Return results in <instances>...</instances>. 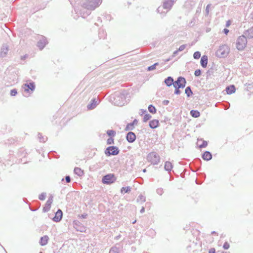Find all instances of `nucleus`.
<instances>
[{
    "label": "nucleus",
    "mask_w": 253,
    "mask_h": 253,
    "mask_svg": "<svg viewBox=\"0 0 253 253\" xmlns=\"http://www.w3.org/2000/svg\"><path fill=\"white\" fill-rule=\"evenodd\" d=\"M201 52L200 51H197L194 53L193 58L195 59H199L201 57Z\"/></svg>",
    "instance_id": "ea45409f"
},
{
    "label": "nucleus",
    "mask_w": 253,
    "mask_h": 253,
    "mask_svg": "<svg viewBox=\"0 0 253 253\" xmlns=\"http://www.w3.org/2000/svg\"><path fill=\"white\" fill-rule=\"evenodd\" d=\"M11 77H9V82L10 84H15L17 82V76L16 74L14 72H13L12 74L10 75Z\"/></svg>",
    "instance_id": "b1692460"
},
{
    "label": "nucleus",
    "mask_w": 253,
    "mask_h": 253,
    "mask_svg": "<svg viewBox=\"0 0 253 253\" xmlns=\"http://www.w3.org/2000/svg\"><path fill=\"white\" fill-rule=\"evenodd\" d=\"M160 125L159 121L157 119H154L149 122V126L152 129L158 127Z\"/></svg>",
    "instance_id": "f3484780"
},
{
    "label": "nucleus",
    "mask_w": 253,
    "mask_h": 253,
    "mask_svg": "<svg viewBox=\"0 0 253 253\" xmlns=\"http://www.w3.org/2000/svg\"><path fill=\"white\" fill-rule=\"evenodd\" d=\"M10 95L12 96H14L17 94V90L16 89L14 88L10 90Z\"/></svg>",
    "instance_id": "49530a36"
},
{
    "label": "nucleus",
    "mask_w": 253,
    "mask_h": 253,
    "mask_svg": "<svg viewBox=\"0 0 253 253\" xmlns=\"http://www.w3.org/2000/svg\"><path fill=\"white\" fill-rule=\"evenodd\" d=\"M47 43L48 42L45 37L42 36V39L37 42V46L40 50H42L44 48Z\"/></svg>",
    "instance_id": "f8f14e48"
},
{
    "label": "nucleus",
    "mask_w": 253,
    "mask_h": 253,
    "mask_svg": "<svg viewBox=\"0 0 253 253\" xmlns=\"http://www.w3.org/2000/svg\"><path fill=\"white\" fill-rule=\"evenodd\" d=\"M62 217L63 212L61 210L58 209L55 213V215L53 218H52V219L54 222H58L61 220Z\"/></svg>",
    "instance_id": "9b49d317"
},
{
    "label": "nucleus",
    "mask_w": 253,
    "mask_h": 253,
    "mask_svg": "<svg viewBox=\"0 0 253 253\" xmlns=\"http://www.w3.org/2000/svg\"><path fill=\"white\" fill-rule=\"evenodd\" d=\"M243 36H245L246 38H248L249 39H252L253 38V27H251L248 30L246 31L244 33V35Z\"/></svg>",
    "instance_id": "4be33fe9"
},
{
    "label": "nucleus",
    "mask_w": 253,
    "mask_h": 253,
    "mask_svg": "<svg viewBox=\"0 0 253 253\" xmlns=\"http://www.w3.org/2000/svg\"><path fill=\"white\" fill-rule=\"evenodd\" d=\"M140 112L141 113V115H142L143 114H145L147 111H146V110H144V109H141L140 110Z\"/></svg>",
    "instance_id": "69168bd1"
},
{
    "label": "nucleus",
    "mask_w": 253,
    "mask_h": 253,
    "mask_svg": "<svg viewBox=\"0 0 253 253\" xmlns=\"http://www.w3.org/2000/svg\"><path fill=\"white\" fill-rule=\"evenodd\" d=\"M213 64L212 65V66L209 69V70L207 71V73L209 75H211L213 73V70L214 69V68L213 67Z\"/></svg>",
    "instance_id": "3c124183"
},
{
    "label": "nucleus",
    "mask_w": 253,
    "mask_h": 253,
    "mask_svg": "<svg viewBox=\"0 0 253 253\" xmlns=\"http://www.w3.org/2000/svg\"><path fill=\"white\" fill-rule=\"evenodd\" d=\"M174 0H165L163 2V7L168 12L172 7L174 3Z\"/></svg>",
    "instance_id": "2eb2a0df"
},
{
    "label": "nucleus",
    "mask_w": 253,
    "mask_h": 253,
    "mask_svg": "<svg viewBox=\"0 0 253 253\" xmlns=\"http://www.w3.org/2000/svg\"><path fill=\"white\" fill-rule=\"evenodd\" d=\"M90 14V12H83L81 11L80 12V14H81V16L83 18H85L86 16L89 15Z\"/></svg>",
    "instance_id": "8fccbe9b"
},
{
    "label": "nucleus",
    "mask_w": 253,
    "mask_h": 253,
    "mask_svg": "<svg viewBox=\"0 0 253 253\" xmlns=\"http://www.w3.org/2000/svg\"><path fill=\"white\" fill-rule=\"evenodd\" d=\"M53 197L52 195H51L48 198L47 201H46L44 207H43L42 211L43 212H46L49 211V210L51 208V205L53 201Z\"/></svg>",
    "instance_id": "9d476101"
},
{
    "label": "nucleus",
    "mask_w": 253,
    "mask_h": 253,
    "mask_svg": "<svg viewBox=\"0 0 253 253\" xmlns=\"http://www.w3.org/2000/svg\"><path fill=\"white\" fill-rule=\"evenodd\" d=\"M164 9V7H163V5L159 6L157 8V12L159 13H161L163 15V16L167 12V11H163V9Z\"/></svg>",
    "instance_id": "4c0bfd02"
},
{
    "label": "nucleus",
    "mask_w": 253,
    "mask_h": 253,
    "mask_svg": "<svg viewBox=\"0 0 253 253\" xmlns=\"http://www.w3.org/2000/svg\"><path fill=\"white\" fill-rule=\"evenodd\" d=\"M164 168L166 171L170 172L173 168V165L170 162L167 161L165 162Z\"/></svg>",
    "instance_id": "393cba45"
},
{
    "label": "nucleus",
    "mask_w": 253,
    "mask_h": 253,
    "mask_svg": "<svg viewBox=\"0 0 253 253\" xmlns=\"http://www.w3.org/2000/svg\"><path fill=\"white\" fill-rule=\"evenodd\" d=\"M156 69V67H155V65L154 64L152 65L151 66H150L147 67V70L148 71H151Z\"/></svg>",
    "instance_id": "864d4df0"
},
{
    "label": "nucleus",
    "mask_w": 253,
    "mask_h": 253,
    "mask_svg": "<svg viewBox=\"0 0 253 253\" xmlns=\"http://www.w3.org/2000/svg\"><path fill=\"white\" fill-rule=\"evenodd\" d=\"M98 104L97 100L93 98L91 100L90 103L87 105V108L88 110H92L94 109Z\"/></svg>",
    "instance_id": "6ab92c4d"
},
{
    "label": "nucleus",
    "mask_w": 253,
    "mask_h": 253,
    "mask_svg": "<svg viewBox=\"0 0 253 253\" xmlns=\"http://www.w3.org/2000/svg\"><path fill=\"white\" fill-rule=\"evenodd\" d=\"M106 32L103 29H100L99 32V37L100 39H105L106 38Z\"/></svg>",
    "instance_id": "e433bc0d"
},
{
    "label": "nucleus",
    "mask_w": 253,
    "mask_h": 253,
    "mask_svg": "<svg viewBox=\"0 0 253 253\" xmlns=\"http://www.w3.org/2000/svg\"><path fill=\"white\" fill-rule=\"evenodd\" d=\"M137 201L138 202H141L142 203H144L146 201V198L145 196L142 195H140L138 197V198L137 199Z\"/></svg>",
    "instance_id": "a19ab883"
},
{
    "label": "nucleus",
    "mask_w": 253,
    "mask_h": 253,
    "mask_svg": "<svg viewBox=\"0 0 253 253\" xmlns=\"http://www.w3.org/2000/svg\"><path fill=\"white\" fill-rule=\"evenodd\" d=\"M169 103V101L168 100H165L163 101V104L164 105H168Z\"/></svg>",
    "instance_id": "052dcab7"
},
{
    "label": "nucleus",
    "mask_w": 253,
    "mask_h": 253,
    "mask_svg": "<svg viewBox=\"0 0 253 253\" xmlns=\"http://www.w3.org/2000/svg\"><path fill=\"white\" fill-rule=\"evenodd\" d=\"M164 83L167 86L169 87L173 85L174 80L172 77L169 76L165 79Z\"/></svg>",
    "instance_id": "5701e85b"
},
{
    "label": "nucleus",
    "mask_w": 253,
    "mask_h": 253,
    "mask_svg": "<svg viewBox=\"0 0 253 253\" xmlns=\"http://www.w3.org/2000/svg\"><path fill=\"white\" fill-rule=\"evenodd\" d=\"M178 52H179V51H178V50H176L174 51L173 52L172 55L171 56V57H172V58H173L174 57L176 56V55L177 54V53H178Z\"/></svg>",
    "instance_id": "bf43d9fd"
},
{
    "label": "nucleus",
    "mask_w": 253,
    "mask_h": 253,
    "mask_svg": "<svg viewBox=\"0 0 253 253\" xmlns=\"http://www.w3.org/2000/svg\"><path fill=\"white\" fill-rule=\"evenodd\" d=\"M137 123H138L137 120L134 119L132 122L128 123L126 125V126L125 128V130L126 131H128L129 130H133L134 128V126L137 125Z\"/></svg>",
    "instance_id": "dca6fc26"
},
{
    "label": "nucleus",
    "mask_w": 253,
    "mask_h": 253,
    "mask_svg": "<svg viewBox=\"0 0 253 253\" xmlns=\"http://www.w3.org/2000/svg\"><path fill=\"white\" fill-rule=\"evenodd\" d=\"M8 50V45L7 44H3L0 48V57L1 58L6 57Z\"/></svg>",
    "instance_id": "ddd939ff"
},
{
    "label": "nucleus",
    "mask_w": 253,
    "mask_h": 253,
    "mask_svg": "<svg viewBox=\"0 0 253 253\" xmlns=\"http://www.w3.org/2000/svg\"><path fill=\"white\" fill-rule=\"evenodd\" d=\"M174 88H175V90H174V94H176V95H179L181 93V91L179 89V88H181L180 87H174Z\"/></svg>",
    "instance_id": "de8ad7c7"
},
{
    "label": "nucleus",
    "mask_w": 253,
    "mask_h": 253,
    "mask_svg": "<svg viewBox=\"0 0 253 253\" xmlns=\"http://www.w3.org/2000/svg\"><path fill=\"white\" fill-rule=\"evenodd\" d=\"M106 133L110 137H114L116 134V132L114 130L109 129L106 131Z\"/></svg>",
    "instance_id": "2f4dec72"
},
{
    "label": "nucleus",
    "mask_w": 253,
    "mask_h": 253,
    "mask_svg": "<svg viewBox=\"0 0 253 253\" xmlns=\"http://www.w3.org/2000/svg\"><path fill=\"white\" fill-rule=\"evenodd\" d=\"M23 86H24V90L27 92H29L30 91L33 92L35 89L36 87L35 83L33 82H31L29 83L24 84Z\"/></svg>",
    "instance_id": "1a4fd4ad"
},
{
    "label": "nucleus",
    "mask_w": 253,
    "mask_h": 253,
    "mask_svg": "<svg viewBox=\"0 0 253 253\" xmlns=\"http://www.w3.org/2000/svg\"><path fill=\"white\" fill-rule=\"evenodd\" d=\"M38 138L41 142H45L47 140V137L46 136H43L40 132L38 133Z\"/></svg>",
    "instance_id": "72a5a7b5"
},
{
    "label": "nucleus",
    "mask_w": 253,
    "mask_h": 253,
    "mask_svg": "<svg viewBox=\"0 0 253 253\" xmlns=\"http://www.w3.org/2000/svg\"><path fill=\"white\" fill-rule=\"evenodd\" d=\"M114 144V137H109L107 140V144L111 145Z\"/></svg>",
    "instance_id": "c03bdc74"
},
{
    "label": "nucleus",
    "mask_w": 253,
    "mask_h": 253,
    "mask_svg": "<svg viewBox=\"0 0 253 253\" xmlns=\"http://www.w3.org/2000/svg\"><path fill=\"white\" fill-rule=\"evenodd\" d=\"M73 226L75 229L79 232H84L86 230L85 227L78 220H74L73 221Z\"/></svg>",
    "instance_id": "6e6552de"
},
{
    "label": "nucleus",
    "mask_w": 253,
    "mask_h": 253,
    "mask_svg": "<svg viewBox=\"0 0 253 253\" xmlns=\"http://www.w3.org/2000/svg\"><path fill=\"white\" fill-rule=\"evenodd\" d=\"M119 152L120 150L119 148L115 146H108L104 151V153L107 157L116 156L119 154Z\"/></svg>",
    "instance_id": "7ed1b4c3"
},
{
    "label": "nucleus",
    "mask_w": 253,
    "mask_h": 253,
    "mask_svg": "<svg viewBox=\"0 0 253 253\" xmlns=\"http://www.w3.org/2000/svg\"><path fill=\"white\" fill-rule=\"evenodd\" d=\"M87 214L85 213L79 215V217L81 218H86L87 217Z\"/></svg>",
    "instance_id": "6e6d98bb"
},
{
    "label": "nucleus",
    "mask_w": 253,
    "mask_h": 253,
    "mask_svg": "<svg viewBox=\"0 0 253 253\" xmlns=\"http://www.w3.org/2000/svg\"><path fill=\"white\" fill-rule=\"evenodd\" d=\"M190 115L194 118H198L200 116V113L198 110H192L190 112Z\"/></svg>",
    "instance_id": "cd10ccee"
},
{
    "label": "nucleus",
    "mask_w": 253,
    "mask_h": 253,
    "mask_svg": "<svg viewBox=\"0 0 253 253\" xmlns=\"http://www.w3.org/2000/svg\"><path fill=\"white\" fill-rule=\"evenodd\" d=\"M231 25V21L230 20H228L227 21L226 24V26L227 27H229Z\"/></svg>",
    "instance_id": "338daca9"
},
{
    "label": "nucleus",
    "mask_w": 253,
    "mask_h": 253,
    "mask_svg": "<svg viewBox=\"0 0 253 253\" xmlns=\"http://www.w3.org/2000/svg\"><path fill=\"white\" fill-rule=\"evenodd\" d=\"M247 40L245 36H240L236 41V47L239 50H243L246 47Z\"/></svg>",
    "instance_id": "20e7f679"
},
{
    "label": "nucleus",
    "mask_w": 253,
    "mask_h": 253,
    "mask_svg": "<svg viewBox=\"0 0 253 253\" xmlns=\"http://www.w3.org/2000/svg\"><path fill=\"white\" fill-rule=\"evenodd\" d=\"M223 248L225 249H228L229 248V244L227 242L225 243L223 245Z\"/></svg>",
    "instance_id": "13d9d810"
},
{
    "label": "nucleus",
    "mask_w": 253,
    "mask_h": 253,
    "mask_svg": "<svg viewBox=\"0 0 253 253\" xmlns=\"http://www.w3.org/2000/svg\"><path fill=\"white\" fill-rule=\"evenodd\" d=\"M185 93L188 97H190L193 94L190 86H187L185 89Z\"/></svg>",
    "instance_id": "c756f323"
},
{
    "label": "nucleus",
    "mask_w": 253,
    "mask_h": 253,
    "mask_svg": "<svg viewBox=\"0 0 253 253\" xmlns=\"http://www.w3.org/2000/svg\"><path fill=\"white\" fill-rule=\"evenodd\" d=\"M156 193L160 196H162L164 193V190L162 188H159L156 190Z\"/></svg>",
    "instance_id": "a18cd8bd"
},
{
    "label": "nucleus",
    "mask_w": 253,
    "mask_h": 253,
    "mask_svg": "<svg viewBox=\"0 0 253 253\" xmlns=\"http://www.w3.org/2000/svg\"><path fill=\"white\" fill-rule=\"evenodd\" d=\"M208 62V57L206 55H204L201 58L200 64L203 68H206Z\"/></svg>",
    "instance_id": "aec40b11"
},
{
    "label": "nucleus",
    "mask_w": 253,
    "mask_h": 253,
    "mask_svg": "<svg viewBox=\"0 0 253 253\" xmlns=\"http://www.w3.org/2000/svg\"><path fill=\"white\" fill-rule=\"evenodd\" d=\"M49 240V237L47 235H44L42 237H41L40 238V240L39 243L41 246H44L47 245L48 243V241Z\"/></svg>",
    "instance_id": "412c9836"
},
{
    "label": "nucleus",
    "mask_w": 253,
    "mask_h": 253,
    "mask_svg": "<svg viewBox=\"0 0 253 253\" xmlns=\"http://www.w3.org/2000/svg\"><path fill=\"white\" fill-rule=\"evenodd\" d=\"M148 160L154 165L160 162V156L156 152H151L147 156Z\"/></svg>",
    "instance_id": "423d86ee"
},
{
    "label": "nucleus",
    "mask_w": 253,
    "mask_h": 253,
    "mask_svg": "<svg viewBox=\"0 0 253 253\" xmlns=\"http://www.w3.org/2000/svg\"><path fill=\"white\" fill-rule=\"evenodd\" d=\"M226 91L227 94H230L233 93H234L235 91V87L234 85H232L227 86L226 88Z\"/></svg>",
    "instance_id": "a878e982"
},
{
    "label": "nucleus",
    "mask_w": 253,
    "mask_h": 253,
    "mask_svg": "<svg viewBox=\"0 0 253 253\" xmlns=\"http://www.w3.org/2000/svg\"><path fill=\"white\" fill-rule=\"evenodd\" d=\"M210 6V4H208L207 5V7H206V14H209V7Z\"/></svg>",
    "instance_id": "e2e57ef3"
},
{
    "label": "nucleus",
    "mask_w": 253,
    "mask_h": 253,
    "mask_svg": "<svg viewBox=\"0 0 253 253\" xmlns=\"http://www.w3.org/2000/svg\"><path fill=\"white\" fill-rule=\"evenodd\" d=\"M186 47V44H182L179 47L177 50L178 51H182Z\"/></svg>",
    "instance_id": "603ef678"
},
{
    "label": "nucleus",
    "mask_w": 253,
    "mask_h": 253,
    "mask_svg": "<svg viewBox=\"0 0 253 253\" xmlns=\"http://www.w3.org/2000/svg\"><path fill=\"white\" fill-rule=\"evenodd\" d=\"M109 253H119V248L116 246H113L110 249Z\"/></svg>",
    "instance_id": "f704fd0d"
},
{
    "label": "nucleus",
    "mask_w": 253,
    "mask_h": 253,
    "mask_svg": "<svg viewBox=\"0 0 253 253\" xmlns=\"http://www.w3.org/2000/svg\"><path fill=\"white\" fill-rule=\"evenodd\" d=\"M202 141V143L199 145L200 148H206L208 145V142L206 140H203V139H198V141Z\"/></svg>",
    "instance_id": "c9c22d12"
},
{
    "label": "nucleus",
    "mask_w": 253,
    "mask_h": 253,
    "mask_svg": "<svg viewBox=\"0 0 253 253\" xmlns=\"http://www.w3.org/2000/svg\"><path fill=\"white\" fill-rule=\"evenodd\" d=\"M152 118V116L149 114H146L143 118V122H147L148 120H149Z\"/></svg>",
    "instance_id": "58836bf2"
},
{
    "label": "nucleus",
    "mask_w": 253,
    "mask_h": 253,
    "mask_svg": "<svg viewBox=\"0 0 253 253\" xmlns=\"http://www.w3.org/2000/svg\"><path fill=\"white\" fill-rule=\"evenodd\" d=\"M148 109L149 112L152 114H155L157 112L156 107L152 104L149 105Z\"/></svg>",
    "instance_id": "473e14b6"
},
{
    "label": "nucleus",
    "mask_w": 253,
    "mask_h": 253,
    "mask_svg": "<svg viewBox=\"0 0 253 253\" xmlns=\"http://www.w3.org/2000/svg\"><path fill=\"white\" fill-rule=\"evenodd\" d=\"M215 55L217 57H218L219 58H221V45H220L219 46V48L216 52Z\"/></svg>",
    "instance_id": "79ce46f5"
},
{
    "label": "nucleus",
    "mask_w": 253,
    "mask_h": 253,
    "mask_svg": "<svg viewBox=\"0 0 253 253\" xmlns=\"http://www.w3.org/2000/svg\"><path fill=\"white\" fill-rule=\"evenodd\" d=\"M66 183H69L71 182V177L69 175H66L65 177Z\"/></svg>",
    "instance_id": "4d7b16f0"
},
{
    "label": "nucleus",
    "mask_w": 253,
    "mask_h": 253,
    "mask_svg": "<svg viewBox=\"0 0 253 253\" xmlns=\"http://www.w3.org/2000/svg\"><path fill=\"white\" fill-rule=\"evenodd\" d=\"M186 84V79L181 76L178 77L175 81H174L173 84V87H178L183 88L185 87Z\"/></svg>",
    "instance_id": "0eeeda50"
},
{
    "label": "nucleus",
    "mask_w": 253,
    "mask_h": 253,
    "mask_svg": "<svg viewBox=\"0 0 253 253\" xmlns=\"http://www.w3.org/2000/svg\"><path fill=\"white\" fill-rule=\"evenodd\" d=\"M126 138L128 142L131 143L135 141L136 137L135 134L133 132L129 131L126 134Z\"/></svg>",
    "instance_id": "4468645a"
},
{
    "label": "nucleus",
    "mask_w": 253,
    "mask_h": 253,
    "mask_svg": "<svg viewBox=\"0 0 253 253\" xmlns=\"http://www.w3.org/2000/svg\"><path fill=\"white\" fill-rule=\"evenodd\" d=\"M202 158L203 160L208 161L212 159V154L210 151H206L202 155Z\"/></svg>",
    "instance_id": "a211bd4d"
},
{
    "label": "nucleus",
    "mask_w": 253,
    "mask_h": 253,
    "mask_svg": "<svg viewBox=\"0 0 253 253\" xmlns=\"http://www.w3.org/2000/svg\"><path fill=\"white\" fill-rule=\"evenodd\" d=\"M209 253H215V250L214 248H211L209 250Z\"/></svg>",
    "instance_id": "680f3d73"
},
{
    "label": "nucleus",
    "mask_w": 253,
    "mask_h": 253,
    "mask_svg": "<svg viewBox=\"0 0 253 253\" xmlns=\"http://www.w3.org/2000/svg\"><path fill=\"white\" fill-rule=\"evenodd\" d=\"M102 2V0H86L83 3V7L87 10H93Z\"/></svg>",
    "instance_id": "f03ea898"
},
{
    "label": "nucleus",
    "mask_w": 253,
    "mask_h": 253,
    "mask_svg": "<svg viewBox=\"0 0 253 253\" xmlns=\"http://www.w3.org/2000/svg\"><path fill=\"white\" fill-rule=\"evenodd\" d=\"M229 30H228L226 28H225L224 30H223V32L225 34V35H227L228 33H229Z\"/></svg>",
    "instance_id": "0e129e2a"
},
{
    "label": "nucleus",
    "mask_w": 253,
    "mask_h": 253,
    "mask_svg": "<svg viewBox=\"0 0 253 253\" xmlns=\"http://www.w3.org/2000/svg\"><path fill=\"white\" fill-rule=\"evenodd\" d=\"M131 191V188L129 186L123 187L121 189V192L122 194L129 193Z\"/></svg>",
    "instance_id": "7c9ffc66"
},
{
    "label": "nucleus",
    "mask_w": 253,
    "mask_h": 253,
    "mask_svg": "<svg viewBox=\"0 0 253 253\" xmlns=\"http://www.w3.org/2000/svg\"><path fill=\"white\" fill-rule=\"evenodd\" d=\"M74 173L78 175L79 176H81L84 174V171L81 169V168L78 167H76L74 170Z\"/></svg>",
    "instance_id": "c85d7f7f"
},
{
    "label": "nucleus",
    "mask_w": 253,
    "mask_h": 253,
    "mask_svg": "<svg viewBox=\"0 0 253 253\" xmlns=\"http://www.w3.org/2000/svg\"><path fill=\"white\" fill-rule=\"evenodd\" d=\"M127 95V92L124 90L121 92L116 93L115 94L114 104L117 106H122L126 103V98Z\"/></svg>",
    "instance_id": "f257e3e1"
},
{
    "label": "nucleus",
    "mask_w": 253,
    "mask_h": 253,
    "mask_svg": "<svg viewBox=\"0 0 253 253\" xmlns=\"http://www.w3.org/2000/svg\"><path fill=\"white\" fill-rule=\"evenodd\" d=\"M230 51V48L226 45H222V56L227 55Z\"/></svg>",
    "instance_id": "bb28decb"
},
{
    "label": "nucleus",
    "mask_w": 253,
    "mask_h": 253,
    "mask_svg": "<svg viewBox=\"0 0 253 253\" xmlns=\"http://www.w3.org/2000/svg\"><path fill=\"white\" fill-rule=\"evenodd\" d=\"M46 196V193H44V192L42 193L40 195H39V199L41 201H43L45 200Z\"/></svg>",
    "instance_id": "37998d69"
},
{
    "label": "nucleus",
    "mask_w": 253,
    "mask_h": 253,
    "mask_svg": "<svg viewBox=\"0 0 253 253\" xmlns=\"http://www.w3.org/2000/svg\"><path fill=\"white\" fill-rule=\"evenodd\" d=\"M186 3H187V4L188 3H189L191 4V6H193L195 4V1H194V0H189L186 2Z\"/></svg>",
    "instance_id": "5fc2aeb1"
},
{
    "label": "nucleus",
    "mask_w": 253,
    "mask_h": 253,
    "mask_svg": "<svg viewBox=\"0 0 253 253\" xmlns=\"http://www.w3.org/2000/svg\"><path fill=\"white\" fill-rule=\"evenodd\" d=\"M145 211V208L144 207H142L140 211V213H143Z\"/></svg>",
    "instance_id": "774afa93"
},
{
    "label": "nucleus",
    "mask_w": 253,
    "mask_h": 253,
    "mask_svg": "<svg viewBox=\"0 0 253 253\" xmlns=\"http://www.w3.org/2000/svg\"><path fill=\"white\" fill-rule=\"evenodd\" d=\"M116 180L115 175L113 173H109L105 175L102 178V182L103 184H111L114 183Z\"/></svg>",
    "instance_id": "39448f33"
},
{
    "label": "nucleus",
    "mask_w": 253,
    "mask_h": 253,
    "mask_svg": "<svg viewBox=\"0 0 253 253\" xmlns=\"http://www.w3.org/2000/svg\"><path fill=\"white\" fill-rule=\"evenodd\" d=\"M201 70L200 69H197L195 71L194 75L196 77H199L201 75Z\"/></svg>",
    "instance_id": "09e8293b"
}]
</instances>
